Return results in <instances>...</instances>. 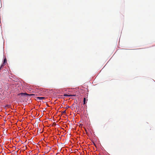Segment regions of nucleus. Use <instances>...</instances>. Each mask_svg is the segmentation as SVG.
<instances>
[{"label": "nucleus", "mask_w": 155, "mask_h": 155, "mask_svg": "<svg viewBox=\"0 0 155 155\" xmlns=\"http://www.w3.org/2000/svg\"><path fill=\"white\" fill-rule=\"evenodd\" d=\"M46 98V97H36V100H40L42 99H45Z\"/></svg>", "instance_id": "1"}, {"label": "nucleus", "mask_w": 155, "mask_h": 155, "mask_svg": "<svg viewBox=\"0 0 155 155\" xmlns=\"http://www.w3.org/2000/svg\"><path fill=\"white\" fill-rule=\"evenodd\" d=\"M21 94L22 95H29V96H32L34 95L33 94H28L26 93H21L20 94H18V95H19Z\"/></svg>", "instance_id": "2"}, {"label": "nucleus", "mask_w": 155, "mask_h": 155, "mask_svg": "<svg viewBox=\"0 0 155 155\" xmlns=\"http://www.w3.org/2000/svg\"><path fill=\"white\" fill-rule=\"evenodd\" d=\"M64 96H69V97H70V96H75V95L65 94V95H64Z\"/></svg>", "instance_id": "3"}, {"label": "nucleus", "mask_w": 155, "mask_h": 155, "mask_svg": "<svg viewBox=\"0 0 155 155\" xmlns=\"http://www.w3.org/2000/svg\"><path fill=\"white\" fill-rule=\"evenodd\" d=\"M7 62V60L6 58H5L3 61V64H5Z\"/></svg>", "instance_id": "4"}, {"label": "nucleus", "mask_w": 155, "mask_h": 155, "mask_svg": "<svg viewBox=\"0 0 155 155\" xmlns=\"http://www.w3.org/2000/svg\"><path fill=\"white\" fill-rule=\"evenodd\" d=\"M86 98H84V104H85Z\"/></svg>", "instance_id": "5"}, {"label": "nucleus", "mask_w": 155, "mask_h": 155, "mask_svg": "<svg viewBox=\"0 0 155 155\" xmlns=\"http://www.w3.org/2000/svg\"><path fill=\"white\" fill-rule=\"evenodd\" d=\"M66 113V110H65L64 111H63L62 112V114H65Z\"/></svg>", "instance_id": "6"}, {"label": "nucleus", "mask_w": 155, "mask_h": 155, "mask_svg": "<svg viewBox=\"0 0 155 155\" xmlns=\"http://www.w3.org/2000/svg\"><path fill=\"white\" fill-rule=\"evenodd\" d=\"M3 66V64H2L1 65V66L0 67V70L1 69V68Z\"/></svg>", "instance_id": "7"}, {"label": "nucleus", "mask_w": 155, "mask_h": 155, "mask_svg": "<svg viewBox=\"0 0 155 155\" xmlns=\"http://www.w3.org/2000/svg\"><path fill=\"white\" fill-rule=\"evenodd\" d=\"M94 145L96 147V145L94 143Z\"/></svg>", "instance_id": "8"}, {"label": "nucleus", "mask_w": 155, "mask_h": 155, "mask_svg": "<svg viewBox=\"0 0 155 155\" xmlns=\"http://www.w3.org/2000/svg\"><path fill=\"white\" fill-rule=\"evenodd\" d=\"M85 130V131H87V130H86V129Z\"/></svg>", "instance_id": "9"}]
</instances>
